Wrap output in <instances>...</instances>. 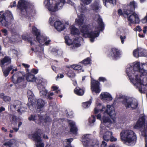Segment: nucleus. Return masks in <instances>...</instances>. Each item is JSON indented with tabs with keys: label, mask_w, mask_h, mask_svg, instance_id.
I'll use <instances>...</instances> for the list:
<instances>
[{
	"label": "nucleus",
	"mask_w": 147,
	"mask_h": 147,
	"mask_svg": "<svg viewBox=\"0 0 147 147\" xmlns=\"http://www.w3.org/2000/svg\"><path fill=\"white\" fill-rule=\"evenodd\" d=\"M126 72L131 82L141 93L147 90V64L138 61L128 64Z\"/></svg>",
	"instance_id": "1"
},
{
	"label": "nucleus",
	"mask_w": 147,
	"mask_h": 147,
	"mask_svg": "<svg viewBox=\"0 0 147 147\" xmlns=\"http://www.w3.org/2000/svg\"><path fill=\"white\" fill-rule=\"evenodd\" d=\"M76 11L78 17L75 20V24L80 27L82 35L86 38L89 37L90 41L93 42L95 38L99 36V34L94 33L93 31L90 32L89 26L85 24L86 18L84 14L87 11L86 7L81 4L76 9Z\"/></svg>",
	"instance_id": "2"
},
{
	"label": "nucleus",
	"mask_w": 147,
	"mask_h": 147,
	"mask_svg": "<svg viewBox=\"0 0 147 147\" xmlns=\"http://www.w3.org/2000/svg\"><path fill=\"white\" fill-rule=\"evenodd\" d=\"M103 111L102 116V120L104 123H108L110 124L112 121L108 117L109 115L115 122V113L114 107L112 105H108L106 108L104 106L102 105L100 103H98L94 109V113H97L99 112Z\"/></svg>",
	"instance_id": "3"
},
{
	"label": "nucleus",
	"mask_w": 147,
	"mask_h": 147,
	"mask_svg": "<svg viewBox=\"0 0 147 147\" xmlns=\"http://www.w3.org/2000/svg\"><path fill=\"white\" fill-rule=\"evenodd\" d=\"M67 3L74 6V3L70 0H45L44 4L50 12L51 15H55V12L63 8L65 4Z\"/></svg>",
	"instance_id": "4"
},
{
	"label": "nucleus",
	"mask_w": 147,
	"mask_h": 147,
	"mask_svg": "<svg viewBox=\"0 0 147 147\" xmlns=\"http://www.w3.org/2000/svg\"><path fill=\"white\" fill-rule=\"evenodd\" d=\"M137 3L134 1L131 2L130 4L128 5V8L129 9L128 11L126 10L124 11L123 16L125 18L127 19L129 22L131 23H138L139 20L138 16L135 13H133L135 8L137 7Z\"/></svg>",
	"instance_id": "5"
},
{
	"label": "nucleus",
	"mask_w": 147,
	"mask_h": 147,
	"mask_svg": "<svg viewBox=\"0 0 147 147\" xmlns=\"http://www.w3.org/2000/svg\"><path fill=\"white\" fill-rule=\"evenodd\" d=\"M120 135L121 140L125 143L132 144L137 140L135 133L130 129H124L120 133Z\"/></svg>",
	"instance_id": "6"
},
{
	"label": "nucleus",
	"mask_w": 147,
	"mask_h": 147,
	"mask_svg": "<svg viewBox=\"0 0 147 147\" xmlns=\"http://www.w3.org/2000/svg\"><path fill=\"white\" fill-rule=\"evenodd\" d=\"M48 134L45 129H36L33 133L28 135V137L36 143H43L42 142V136L44 139L48 140L49 138L47 135Z\"/></svg>",
	"instance_id": "7"
},
{
	"label": "nucleus",
	"mask_w": 147,
	"mask_h": 147,
	"mask_svg": "<svg viewBox=\"0 0 147 147\" xmlns=\"http://www.w3.org/2000/svg\"><path fill=\"white\" fill-rule=\"evenodd\" d=\"M32 32L33 34L36 36V39L37 41L42 46L45 45H48L50 42L51 40H47V38L45 36L42 35L39 30L35 26H33L32 28Z\"/></svg>",
	"instance_id": "8"
},
{
	"label": "nucleus",
	"mask_w": 147,
	"mask_h": 147,
	"mask_svg": "<svg viewBox=\"0 0 147 147\" xmlns=\"http://www.w3.org/2000/svg\"><path fill=\"white\" fill-rule=\"evenodd\" d=\"M120 99L122 104L127 109H134L138 106V101L135 98L128 96H124Z\"/></svg>",
	"instance_id": "9"
},
{
	"label": "nucleus",
	"mask_w": 147,
	"mask_h": 147,
	"mask_svg": "<svg viewBox=\"0 0 147 147\" xmlns=\"http://www.w3.org/2000/svg\"><path fill=\"white\" fill-rule=\"evenodd\" d=\"M39 113V112L38 113ZM43 114H41V113L39 114H38L36 115H31V117L29 118L30 120H34L35 122L37 123H39L41 124L42 123L44 125H45V123L49 122L51 121V119L49 117L45 116L44 117H42Z\"/></svg>",
	"instance_id": "10"
},
{
	"label": "nucleus",
	"mask_w": 147,
	"mask_h": 147,
	"mask_svg": "<svg viewBox=\"0 0 147 147\" xmlns=\"http://www.w3.org/2000/svg\"><path fill=\"white\" fill-rule=\"evenodd\" d=\"M11 63L10 58L6 56L4 59L0 60V65L2 68L3 71L4 75L5 77L7 76L9 74L10 70L13 69V67L12 65H11L8 67L7 69H4L3 67L5 64H9Z\"/></svg>",
	"instance_id": "11"
},
{
	"label": "nucleus",
	"mask_w": 147,
	"mask_h": 147,
	"mask_svg": "<svg viewBox=\"0 0 147 147\" xmlns=\"http://www.w3.org/2000/svg\"><path fill=\"white\" fill-rule=\"evenodd\" d=\"M93 19L95 21H97L98 26L95 28V31H94V33H98L99 34V31H102L104 29V24L102 19L98 13L93 15Z\"/></svg>",
	"instance_id": "12"
},
{
	"label": "nucleus",
	"mask_w": 147,
	"mask_h": 147,
	"mask_svg": "<svg viewBox=\"0 0 147 147\" xmlns=\"http://www.w3.org/2000/svg\"><path fill=\"white\" fill-rule=\"evenodd\" d=\"M30 5L29 3L25 0H20L18 2L17 7L20 9L22 14H25L27 9Z\"/></svg>",
	"instance_id": "13"
},
{
	"label": "nucleus",
	"mask_w": 147,
	"mask_h": 147,
	"mask_svg": "<svg viewBox=\"0 0 147 147\" xmlns=\"http://www.w3.org/2000/svg\"><path fill=\"white\" fill-rule=\"evenodd\" d=\"M144 127L147 129V123H145V119L143 115H141L136 125L134 126V129H139Z\"/></svg>",
	"instance_id": "14"
},
{
	"label": "nucleus",
	"mask_w": 147,
	"mask_h": 147,
	"mask_svg": "<svg viewBox=\"0 0 147 147\" xmlns=\"http://www.w3.org/2000/svg\"><path fill=\"white\" fill-rule=\"evenodd\" d=\"M11 107H13L14 108H16L18 109V111L19 112L22 113L26 110L25 107H26V105L24 103H22L21 102L18 100L15 101L13 105Z\"/></svg>",
	"instance_id": "15"
},
{
	"label": "nucleus",
	"mask_w": 147,
	"mask_h": 147,
	"mask_svg": "<svg viewBox=\"0 0 147 147\" xmlns=\"http://www.w3.org/2000/svg\"><path fill=\"white\" fill-rule=\"evenodd\" d=\"M91 84V88L92 92L96 94L99 93L101 91L99 82L95 80H92Z\"/></svg>",
	"instance_id": "16"
},
{
	"label": "nucleus",
	"mask_w": 147,
	"mask_h": 147,
	"mask_svg": "<svg viewBox=\"0 0 147 147\" xmlns=\"http://www.w3.org/2000/svg\"><path fill=\"white\" fill-rule=\"evenodd\" d=\"M36 11L33 7L30 5L29 7L26 9V13L25 14H22L26 17L30 19L32 21L33 20V17L35 15Z\"/></svg>",
	"instance_id": "17"
},
{
	"label": "nucleus",
	"mask_w": 147,
	"mask_h": 147,
	"mask_svg": "<svg viewBox=\"0 0 147 147\" xmlns=\"http://www.w3.org/2000/svg\"><path fill=\"white\" fill-rule=\"evenodd\" d=\"M133 55L136 57H146L147 56V51L144 49L139 48L134 50Z\"/></svg>",
	"instance_id": "18"
},
{
	"label": "nucleus",
	"mask_w": 147,
	"mask_h": 147,
	"mask_svg": "<svg viewBox=\"0 0 147 147\" xmlns=\"http://www.w3.org/2000/svg\"><path fill=\"white\" fill-rule=\"evenodd\" d=\"M24 78L22 73L17 72L14 74L12 77V79L13 82L14 83L17 84L22 81Z\"/></svg>",
	"instance_id": "19"
},
{
	"label": "nucleus",
	"mask_w": 147,
	"mask_h": 147,
	"mask_svg": "<svg viewBox=\"0 0 147 147\" xmlns=\"http://www.w3.org/2000/svg\"><path fill=\"white\" fill-rule=\"evenodd\" d=\"M100 98L105 102H108L112 100L113 98L111 94L107 92H102L100 95Z\"/></svg>",
	"instance_id": "20"
},
{
	"label": "nucleus",
	"mask_w": 147,
	"mask_h": 147,
	"mask_svg": "<svg viewBox=\"0 0 147 147\" xmlns=\"http://www.w3.org/2000/svg\"><path fill=\"white\" fill-rule=\"evenodd\" d=\"M81 141L85 147H88L90 143L91 142L89 135L88 134H85L82 136Z\"/></svg>",
	"instance_id": "21"
},
{
	"label": "nucleus",
	"mask_w": 147,
	"mask_h": 147,
	"mask_svg": "<svg viewBox=\"0 0 147 147\" xmlns=\"http://www.w3.org/2000/svg\"><path fill=\"white\" fill-rule=\"evenodd\" d=\"M54 26L58 31H62L65 28L64 24L59 20L56 21L55 22Z\"/></svg>",
	"instance_id": "22"
},
{
	"label": "nucleus",
	"mask_w": 147,
	"mask_h": 147,
	"mask_svg": "<svg viewBox=\"0 0 147 147\" xmlns=\"http://www.w3.org/2000/svg\"><path fill=\"white\" fill-rule=\"evenodd\" d=\"M128 30L127 29H121L120 30H119L117 32V33L118 35L120 34L124 35L123 36L121 35L120 36L121 43L122 44L124 43L125 39L126 38L125 34H127L128 33Z\"/></svg>",
	"instance_id": "23"
},
{
	"label": "nucleus",
	"mask_w": 147,
	"mask_h": 147,
	"mask_svg": "<svg viewBox=\"0 0 147 147\" xmlns=\"http://www.w3.org/2000/svg\"><path fill=\"white\" fill-rule=\"evenodd\" d=\"M111 55L112 57L115 59H117L120 56V53L119 50L115 48L112 49Z\"/></svg>",
	"instance_id": "24"
},
{
	"label": "nucleus",
	"mask_w": 147,
	"mask_h": 147,
	"mask_svg": "<svg viewBox=\"0 0 147 147\" xmlns=\"http://www.w3.org/2000/svg\"><path fill=\"white\" fill-rule=\"evenodd\" d=\"M36 82L38 84V88L45 87L47 82L45 80L41 78H38L36 80Z\"/></svg>",
	"instance_id": "25"
},
{
	"label": "nucleus",
	"mask_w": 147,
	"mask_h": 147,
	"mask_svg": "<svg viewBox=\"0 0 147 147\" xmlns=\"http://www.w3.org/2000/svg\"><path fill=\"white\" fill-rule=\"evenodd\" d=\"M60 121H61L63 123L65 121H66L69 124L71 129H77L78 128L75 122L72 120H69L68 119L65 120L64 119H60Z\"/></svg>",
	"instance_id": "26"
},
{
	"label": "nucleus",
	"mask_w": 147,
	"mask_h": 147,
	"mask_svg": "<svg viewBox=\"0 0 147 147\" xmlns=\"http://www.w3.org/2000/svg\"><path fill=\"white\" fill-rule=\"evenodd\" d=\"M38 89L40 90V96L42 98H47V90L45 88V87L40 88L39 87Z\"/></svg>",
	"instance_id": "27"
},
{
	"label": "nucleus",
	"mask_w": 147,
	"mask_h": 147,
	"mask_svg": "<svg viewBox=\"0 0 147 147\" xmlns=\"http://www.w3.org/2000/svg\"><path fill=\"white\" fill-rule=\"evenodd\" d=\"M45 102L41 99H38L36 102V105L37 107V111H41V109L45 105Z\"/></svg>",
	"instance_id": "28"
},
{
	"label": "nucleus",
	"mask_w": 147,
	"mask_h": 147,
	"mask_svg": "<svg viewBox=\"0 0 147 147\" xmlns=\"http://www.w3.org/2000/svg\"><path fill=\"white\" fill-rule=\"evenodd\" d=\"M83 40V38L81 37L76 38L73 41L72 45L76 47H78L80 46L81 42Z\"/></svg>",
	"instance_id": "29"
},
{
	"label": "nucleus",
	"mask_w": 147,
	"mask_h": 147,
	"mask_svg": "<svg viewBox=\"0 0 147 147\" xmlns=\"http://www.w3.org/2000/svg\"><path fill=\"white\" fill-rule=\"evenodd\" d=\"M99 1H95L90 5V9L95 11L97 12L100 7Z\"/></svg>",
	"instance_id": "30"
},
{
	"label": "nucleus",
	"mask_w": 147,
	"mask_h": 147,
	"mask_svg": "<svg viewBox=\"0 0 147 147\" xmlns=\"http://www.w3.org/2000/svg\"><path fill=\"white\" fill-rule=\"evenodd\" d=\"M27 96L29 100H30V101L31 102V105H32V106H34V101H35V100H34L33 99L34 98V94L30 90H28L27 91Z\"/></svg>",
	"instance_id": "31"
},
{
	"label": "nucleus",
	"mask_w": 147,
	"mask_h": 147,
	"mask_svg": "<svg viewBox=\"0 0 147 147\" xmlns=\"http://www.w3.org/2000/svg\"><path fill=\"white\" fill-rule=\"evenodd\" d=\"M26 79L28 81L30 82H34L36 80V78L34 75L29 72L27 73Z\"/></svg>",
	"instance_id": "32"
},
{
	"label": "nucleus",
	"mask_w": 147,
	"mask_h": 147,
	"mask_svg": "<svg viewBox=\"0 0 147 147\" xmlns=\"http://www.w3.org/2000/svg\"><path fill=\"white\" fill-rule=\"evenodd\" d=\"M9 20L6 17H4L3 16H1L0 17V22L3 26H7L9 23Z\"/></svg>",
	"instance_id": "33"
},
{
	"label": "nucleus",
	"mask_w": 147,
	"mask_h": 147,
	"mask_svg": "<svg viewBox=\"0 0 147 147\" xmlns=\"http://www.w3.org/2000/svg\"><path fill=\"white\" fill-rule=\"evenodd\" d=\"M74 92L78 95L82 96L84 94V90L83 89L81 88L80 87H77L74 89Z\"/></svg>",
	"instance_id": "34"
},
{
	"label": "nucleus",
	"mask_w": 147,
	"mask_h": 147,
	"mask_svg": "<svg viewBox=\"0 0 147 147\" xmlns=\"http://www.w3.org/2000/svg\"><path fill=\"white\" fill-rule=\"evenodd\" d=\"M112 135V133L109 131H107L105 132L103 136V138L104 140L108 141L110 139L111 136Z\"/></svg>",
	"instance_id": "35"
},
{
	"label": "nucleus",
	"mask_w": 147,
	"mask_h": 147,
	"mask_svg": "<svg viewBox=\"0 0 147 147\" xmlns=\"http://www.w3.org/2000/svg\"><path fill=\"white\" fill-rule=\"evenodd\" d=\"M16 140L14 139H11L7 142H5L3 145L5 146H7L9 147H13V145L16 144Z\"/></svg>",
	"instance_id": "36"
},
{
	"label": "nucleus",
	"mask_w": 147,
	"mask_h": 147,
	"mask_svg": "<svg viewBox=\"0 0 147 147\" xmlns=\"http://www.w3.org/2000/svg\"><path fill=\"white\" fill-rule=\"evenodd\" d=\"M71 32V34L73 35H78L80 33V32L78 29L75 27L74 26H70Z\"/></svg>",
	"instance_id": "37"
},
{
	"label": "nucleus",
	"mask_w": 147,
	"mask_h": 147,
	"mask_svg": "<svg viewBox=\"0 0 147 147\" xmlns=\"http://www.w3.org/2000/svg\"><path fill=\"white\" fill-rule=\"evenodd\" d=\"M142 136L145 138V147H147V129H140Z\"/></svg>",
	"instance_id": "38"
},
{
	"label": "nucleus",
	"mask_w": 147,
	"mask_h": 147,
	"mask_svg": "<svg viewBox=\"0 0 147 147\" xmlns=\"http://www.w3.org/2000/svg\"><path fill=\"white\" fill-rule=\"evenodd\" d=\"M95 120V117L93 115H92L88 119V124L91 126H93Z\"/></svg>",
	"instance_id": "39"
},
{
	"label": "nucleus",
	"mask_w": 147,
	"mask_h": 147,
	"mask_svg": "<svg viewBox=\"0 0 147 147\" xmlns=\"http://www.w3.org/2000/svg\"><path fill=\"white\" fill-rule=\"evenodd\" d=\"M2 16H3L4 17H5L7 19L11 18L12 17V15L11 12L8 11L7 10L2 14Z\"/></svg>",
	"instance_id": "40"
},
{
	"label": "nucleus",
	"mask_w": 147,
	"mask_h": 147,
	"mask_svg": "<svg viewBox=\"0 0 147 147\" xmlns=\"http://www.w3.org/2000/svg\"><path fill=\"white\" fill-rule=\"evenodd\" d=\"M22 37L23 39L26 40H27L31 44V45H34L35 44V42H36V41L34 39H32V38H29L28 39H27L26 38L24 35H22Z\"/></svg>",
	"instance_id": "41"
},
{
	"label": "nucleus",
	"mask_w": 147,
	"mask_h": 147,
	"mask_svg": "<svg viewBox=\"0 0 147 147\" xmlns=\"http://www.w3.org/2000/svg\"><path fill=\"white\" fill-rule=\"evenodd\" d=\"M65 42L67 45H70L72 44L73 42L72 41L68 36H66L65 37Z\"/></svg>",
	"instance_id": "42"
},
{
	"label": "nucleus",
	"mask_w": 147,
	"mask_h": 147,
	"mask_svg": "<svg viewBox=\"0 0 147 147\" xmlns=\"http://www.w3.org/2000/svg\"><path fill=\"white\" fill-rule=\"evenodd\" d=\"M70 67L76 70H80L82 68V67L79 65L74 64L71 65Z\"/></svg>",
	"instance_id": "43"
},
{
	"label": "nucleus",
	"mask_w": 147,
	"mask_h": 147,
	"mask_svg": "<svg viewBox=\"0 0 147 147\" xmlns=\"http://www.w3.org/2000/svg\"><path fill=\"white\" fill-rule=\"evenodd\" d=\"M7 116L11 118H10V121L12 123H16L17 119L16 116L10 115H9Z\"/></svg>",
	"instance_id": "44"
},
{
	"label": "nucleus",
	"mask_w": 147,
	"mask_h": 147,
	"mask_svg": "<svg viewBox=\"0 0 147 147\" xmlns=\"http://www.w3.org/2000/svg\"><path fill=\"white\" fill-rule=\"evenodd\" d=\"M92 102L91 101H89L82 103V106L84 108H87L90 106Z\"/></svg>",
	"instance_id": "45"
},
{
	"label": "nucleus",
	"mask_w": 147,
	"mask_h": 147,
	"mask_svg": "<svg viewBox=\"0 0 147 147\" xmlns=\"http://www.w3.org/2000/svg\"><path fill=\"white\" fill-rule=\"evenodd\" d=\"M55 18L53 16H51L49 19V23L52 26H54L55 22L56 21Z\"/></svg>",
	"instance_id": "46"
},
{
	"label": "nucleus",
	"mask_w": 147,
	"mask_h": 147,
	"mask_svg": "<svg viewBox=\"0 0 147 147\" xmlns=\"http://www.w3.org/2000/svg\"><path fill=\"white\" fill-rule=\"evenodd\" d=\"M92 144H90L88 147H99V144L98 142L95 141L92 142Z\"/></svg>",
	"instance_id": "47"
},
{
	"label": "nucleus",
	"mask_w": 147,
	"mask_h": 147,
	"mask_svg": "<svg viewBox=\"0 0 147 147\" xmlns=\"http://www.w3.org/2000/svg\"><path fill=\"white\" fill-rule=\"evenodd\" d=\"M67 76L70 78L74 77L75 76V74L73 71L71 70H69L67 73Z\"/></svg>",
	"instance_id": "48"
},
{
	"label": "nucleus",
	"mask_w": 147,
	"mask_h": 147,
	"mask_svg": "<svg viewBox=\"0 0 147 147\" xmlns=\"http://www.w3.org/2000/svg\"><path fill=\"white\" fill-rule=\"evenodd\" d=\"M90 58H88L83 60L81 62L84 65H87L90 63Z\"/></svg>",
	"instance_id": "49"
},
{
	"label": "nucleus",
	"mask_w": 147,
	"mask_h": 147,
	"mask_svg": "<svg viewBox=\"0 0 147 147\" xmlns=\"http://www.w3.org/2000/svg\"><path fill=\"white\" fill-rule=\"evenodd\" d=\"M32 50L35 52H42L43 51V48L42 47H40V46H38V47H36L35 49L32 48Z\"/></svg>",
	"instance_id": "50"
},
{
	"label": "nucleus",
	"mask_w": 147,
	"mask_h": 147,
	"mask_svg": "<svg viewBox=\"0 0 147 147\" xmlns=\"http://www.w3.org/2000/svg\"><path fill=\"white\" fill-rule=\"evenodd\" d=\"M105 5H106V3H109L111 4H112L113 5H115L116 4V0H105Z\"/></svg>",
	"instance_id": "51"
},
{
	"label": "nucleus",
	"mask_w": 147,
	"mask_h": 147,
	"mask_svg": "<svg viewBox=\"0 0 147 147\" xmlns=\"http://www.w3.org/2000/svg\"><path fill=\"white\" fill-rule=\"evenodd\" d=\"M129 9H128V5L127 6V8H125V9L123 10V12H122V10L121 9H119L118 11V12L119 15H123V14L124 13V11L126 10L127 11H128Z\"/></svg>",
	"instance_id": "52"
},
{
	"label": "nucleus",
	"mask_w": 147,
	"mask_h": 147,
	"mask_svg": "<svg viewBox=\"0 0 147 147\" xmlns=\"http://www.w3.org/2000/svg\"><path fill=\"white\" fill-rule=\"evenodd\" d=\"M53 91H55L56 92L58 93L60 92V90L58 89V88L56 86H53L52 87Z\"/></svg>",
	"instance_id": "53"
},
{
	"label": "nucleus",
	"mask_w": 147,
	"mask_h": 147,
	"mask_svg": "<svg viewBox=\"0 0 147 147\" xmlns=\"http://www.w3.org/2000/svg\"><path fill=\"white\" fill-rule=\"evenodd\" d=\"M71 134L76 135L77 133L78 129H70Z\"/></svg>",
	"instance_id": "54"
},
{
	"label": "nucleus",
	"mask_w": 147,
	"mask_h": 147,
	"mask_svg": "<svg viewBox=\"0 0 147 147\" xmlns=\"http://www.w3.org/2000/svg\"><path fill=\"white\" fill-rule=\"evenodd\" d=\"M81 1L83 3L84 5H88L89 4L92 0H81Z\"/></svg>",
	"instance_id": "55"
},
{
	"label": "nucleus",
	"mask_w": 147,
	"mask_h": 147,
	"mask_svg": "<svg viewBox=\"0 0 147 147\" xmlns=\"http://www.w3.org/2000/svg\"><path fill=\"white\" fill-rule=\"evenodd\" d=\"M3 100L5 102H8L10 100V98L7 96H5L3 97Z\"/></svg>",
	"instance_id": "56"
},
{
	"label": "nucleus",
	"mask_w": 147,
	"mask_h": 147,
	"mask_svg": "<svg viewBox=\"0 0 147 147\" xmlns=\"http://www.w3.org/2000/svg\"><path fill=\"white\" fill-rule=\"evenodd\" d=\"M38 71V70L37 69H32L30 72V73H32L33 74H36Z\"/></svg>",
	"instance_id": "57"
},
{
	"label": "nucleus",
	"mask_w": 147,
	"mask_h": 147,
	"mask_svg": "<svg viewBox=\"0 0 147 147\" xmlns=\"http://www.w3.org/2000/svg\"><path fill=\"white\" fill-rule=\"evenodd\" d=\"M54 95V93L53 92H51L48 94L47 95V98L51 100L52 98V97L51 96H53Z\"/></svg>",
	"instance_id": "58"
},
{
	"label": "nucleus",
	"mask_w": 147,
	"mask_h": 147,
	"mask_svg": "<svg viewBox=\"0 0 147 147\" xmlns=\"http://www.w3.org/2000/svg\"><path fill=\"white\" fill-rule=\"evenodd\" d=\"M142 23H145L147 22V12L146 15L145 16L144 18L142 20Z\"/></svg>",
	"instance_id": "59"
},
{
	"label": "nucleus",
	"mask_w": 147,
	"mask_h": 147,
	"mask_svg": "<svg viewBox=\"0 0 147 147\" xmlns=\"http://www.w3.org/2000/svg\"><path fill=\"white\" fill-rule=\"evenodd\" d=\"M110 141L111 142H115L117 141V138L111 136L110 139Z\"/></svg>",
	"instance_id": "60"
},
{
	"label": "nucleus",
	"mask_w": 147,
	"mask_h": 147,
	"mask_svg": "<svg viewBox=\"0 0 147 147\" xmlns=\"http://www.w3.org/2000/svg\"><path fill=\"white\" fill-rule=\"evenodd\" d=\"M66 115L68 117H71V115H72L73 113L72 112H70L69 113V112L67 111L66 112Z\"/></svg>",
	"instance_id": "61"
},
{
	"label": "nucleus",
	"mask_w": 147,
	"mask_h": 147,
	"mask_svg": "<svg viewBox=\"0 0 147 147\" xmlns=\"http://www.w3.org/2000/svg\"><path fill=\"white\" fill-rule=\"evenodd\" d=\"M16 2L15 1L13 2V3H11L10 6L11 8H12L13 7H15L16 6Z\"/></svg>",
	"instance_id": "62"
},
{
	"label": "nucleus",
	"mask_w": 147,
	"mask_h": 147,
	"mask_svg": "<svg viewBox=\"0 0 147 147\" xmlns=\"http://www.w3.org/2000/svg\"><path fill=\"white\" fill-rule=\"evenodd\" d=\"M66 140H67L66 142L69 143L68 144H71V143L73 140V139L72 138H70L69 139H67Z\"/></svg>",
	"instance_id": "63"
},
{
	"label": "nucleus",
	"mask_w": 147,
	"mask_h": 147,
	"mask_svg": "<svg viewBox=\"0 0 147 147\" xmlns=\"http://www.w3.org/2000/svg\"><path fill=\"white\" fill-rule=\"evenodd\" d=\"M64 77V76L63 74H59L57 77L56 78V80H57V78H62Z\"/></svg>",
	"instance_id": "64"
}]
</instances>
